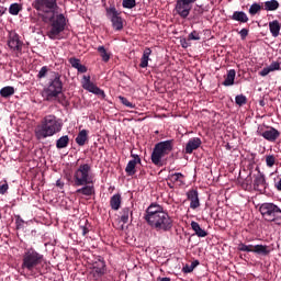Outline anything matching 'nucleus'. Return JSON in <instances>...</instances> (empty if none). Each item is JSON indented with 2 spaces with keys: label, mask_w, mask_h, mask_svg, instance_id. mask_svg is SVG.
I'll return each instance as SVG.
<instances>
[{
  "label": "nucleus",
  "mask_w": 281,
  "mask_h": 281,
  "mask_svg": "<svg viewBox=\"0 0 281 281\" xmlns=\"http://www.w3.org/2000/svg\"><path fill=\"white\" fill-rule=\"evenodd\" d=\"M32 8L36 10L43 23H47L46 36L50 41H60V36L67 27V18L63 13H56L58 10V0H34Z\"/></svg>",
  "instance_id": "obj_1"
},
{
  "label": "nucleus",
  "mask_w": 281,
  "mask_h": 281,
  "mask_svg": "<svg viewBox=\"0 0 281 281\" xmlns=\"http://www.w3.org/2000/svg\"><path fill=\"white\" fill-rule=\"evenodd\" d=\"M144 218L156 232H170L172 229V217L164 211V206L157 203H151L146 209Z\"/></svg>",
  "instance_id": "obj_2"
},
{
  "label": "nucleus",
  "mask_w": 281,
  "mask_h": 281,
  "mask_svg": "<svg viewBox=\"0 0 281 281\" xmlns=\"http://www.w3.org/2000/svg\"><path fill=\"white\" fill-rule=\"evenodd\" d=\"M43 262H45V256L34 248H26L22 255L21 269L26 271L29 276H38Z\"/></svg>",
  "instance_id": "obj_3"
},
{
  "label": "nucleus",
  "mask_w": 281,
  "mask_h": 281,
  "mask_svg": "<svg viewBox=\"0 0 281 281\" xmlns=\"http://www.w3.org/2000/svg\"><path fill=\"white\" fill-rule=\"evenodd\" d=\"M63 125L56 120L54 115H47L42 121L35 130V137L41 142V139H47V137H54L56 133H60Z\"/></svg>",
  "instance_id": "obj_4"
},
{
  "label": "nucleus",
  "mask_w": 281,
  "mask_h": 281,
  "mask_svg": "<svg viewBox=\"0 0 281 281\" xmlns=\"http://www.w3.org/2000/svg\"><path fill=\"white\" fill-rule=\"evenodd\" d=\"M259 212L267 223H274L281 226V209L271 202L262 203L259 206Z\"/></svg>",
  "instance_id": "obj_5"
},
{
  "label": "nucleus",
  "mask_w": 281,
  "mask_h": 281,
  "mask_svg": "<svg viewBox=\"0 0 281 281\" xmlns=\"http://www.w3.org/2000/svg\"><path fill=\"white\" fill-rule=\"evenodd\" d=\"M175 148V139L162 140L155 145L151 153V164L161 166V158L170 155Z\"/></svg>",
  "instance_id": "obj_6"
},
{
  "label": "nucleus",
  "mask_w": 281,
  "mask_h": 281,
  "mask_svg": "<svg viewBox=\"0 0 281 281\" xmlns=\"http://www.w3.org/2000/svg\"><path fill=\"white\" fill-rule=\"evenodd\" d=\"M72 183L77 188L93 183V175H91V165H80L72 176Z\"/></svg>",
  "instance_id": "obj_7"
},
{
  "label": "nucleus",
  "mask_w": 281,
  "mask_h": 281,
  "mask_svg": "<svg viewBox=\"0 0 281 281\" xmlns=\"http://www.w3.org/2000/svg\"><path fill=\"white\" fill-rule=\"evenodd\" d=\"M52 79L48 83V87L44 89V94L47 102H52L63 93V80H60V74L52 72Z\"/></svg>",
  "instance_id": "obj_8"
},
{
  "label": "nucleus",
  "mask_w": 281,
  "mask_h": 281,
  "mask_svg": "<svg viewBox=\"0 0 281 281\" xmlns=\"http://www.w3.org/2000/svg\"><path fill=\"white\" fill-rule=\"evenodd\" d=\"M238 251H246L251 254H257V256H269L271 254V246L268 245H247L239 243L237 246Z\"/></svg>",
  "instance_id": "obj_9"
},
{
  "label": "nucleus",
  "mask_w": 281,
  "mask_h": 281,
  "mask_svg": "<svg viewBox=\"0 0 281 281\" xmlns=\"http://www.w3.org/2000/svg\"><path fill=\"white\" fill-rule=\"evenodd\" d=\"M105 12L106 16L110 18L113 30L116 32H122V30H124V20L120 15L122 12L117 11L115 7L106 8Z\"/></svg>",
  "instance_id": "obj_10"
},
{
  "label": "nucleus",
  "mask_w": 281,
  "mask_h": 281,
  "mask_svg": "<svg viewBox=\"0 0 281 281\" xmlns=\"http://www.w3.org/2000/svg\"><path fill=\"white\" fill-rule=\"evenodd\" d=\"M198 0H177L173 12L180 16V19H187L192 12V3H196Z\"/></svg>",
  "instance_id": "obj_11"
},
{
  "label": "nucleus",
  "mask_w": 281,
  "mask_h": 281,
  "mask_svg": "<svg viewBox=\"0 0 281 281\" xmlns=\"http://www.w3.org/2000/svg\"><path fill=\"white\" fill-rule=\"evenodd\" d=\"M81 85L82 89H85L86 91H89L94 95H99V98H102L103 100L106 98V93H104V90L100 89L98 86L91 82V76L83 75Z\"/></svg>",
  "instance_id": "obj_12"
},
{
  "label": "nucleus",
  "mask_w": 281,
  "mask_h": 281,
  "mask_svg": "<svg viewBox=\"0 0 281 281\" xmlns=\"http://www.w3.org/2000/svg\"><path fill=\"white\" fill-rule=\"evenodd\" d=\"M257 175H255L254 179V188L255 190H258L259 192H262L267 189V180L265 179V173L260 172V168H256Z\"/></svg>",
  "instance_id": "obj_13"
},
{
  "label": "nucleus",
  "mask_w": 281,
  "mask_h": 281,
  "mask_svg": "<svg viewBox=\"0 0 281 281\" xmlns=\"http://www.w3.org/2000/svg\"><path fill=\"white\" fill-rule=\"evenodd\" d=\"M8 46L10 49H14V52H21L23 49V42L19 38L18 33L13 32L9 34Z\"/></svg>",
  "instance_id": "obj_14"
},
{
  "label": "nucleus",
  "mask_w": 281,
  "mask_h": 281,
  "mask_svg": "<svg viewBox=\"0 0 281 281\" xmlns=\"http://www.w3.org/2000/svg\"><path fill=\"white\" fill-rule=\"evenodd\" d=\"M132 157H134V159L130 160L125 168L127 177H134L137 172V164H142V158H139L138 155H132Z\"/></svg>",
  "instance_id": "obj_15"
},
{
  "label": "nucleus",
  "mask_w": 281,
  "mask_h": 281,
  "mask_svg": "<svg viewBox=\"0 0 281 281\" xmlns=\"http://www.w3.org/2000/svg\"><path fill=\"white\" fill-rule=\"evenodd\" d=\"M202 144H203V142L199 137L190 138L186 145L184 153L187 155H192V153H194V150H198V148H201Z\"/></svg>",
  "instance_id": "obj_16"
},
{
  "label": "nucleus",
  "mask_w": 281,
  "mask_h": 281,
  "mask_svg": "<svg viewBox=\"0 0 281 281\" xmlns=\"http://www.w3.org/2000/svg\"><path fill=\"white\" fill-rule=\"evenodd\" d=\"M259 135L267 142H276L280 137V132L274 127H268L266 131L259 132Z\"/></svg>",
  "instance_id": "obj_17"
},
{
  "label": "nucleus",
  "mask_w": 281,
  "mask_h": 281,
  "mask_svg": "<svg viewBox=\"0 0 281 281\" xmlns=\"http://www.w3.org/2000/svg\"><path fill=\"white\" fill-rule=\"evenodd\" d=\"M188 200L190 202L191 210H196V207H201V202L199 201V191L191 189L187 193Z\"/></svg>",
  "instance_id": "obj_18"
},
{
  "label": "nucleus",
  "mask_w": 281,
  "mask_h": 281,
  "mask_svg": "<svg viewBox=\"0 0 281 281\" xmlns=\"http://www.w3.org/2000/svg\"><path fill=\"white\" fill-rule=\"evenodd\" d=\"M76 194H82V196H93L95 194V187L93 182L90 184H82V188L76 190Z\"/></svg>",
  "instance_id": "obj_19"
},
{
  "label": "nucleus",
  "mask_w": 281,
  "mask_h": 281,
  "mask_svg": "<svg viewBox=\"0 0 281 281\" xmlns=\"http://www.w3.org/2000/svg\"><path fill=\"white\" fill-rule=\"evenodd\" d=\"M110 207L114 210V212H117L122 207V194L116 193L111 196L110 199Z\"/></svg>",
  "instance_id": "obj_20"
},
{
  "label": "nucleus",
  "mask_w": 281,
  "mask_h": 281,
  "mask_svg": "<svg viewBox=\"0 0 281 281\" xmlns=\"http://www.w3.org/2000/svg\"><path fill=\"white\" fill-rule=\"evenodd\" d=\"M232 21H238V23H248L249 16L245 11H235L233 15H231Z\"/></svg>",
  "instance_id": "obj_21"
},
{
  "label": "nucleus",
  "mask_w": 281,
  "mask_h": 281,
  "mask_svg": "<svg viewBox=\"0 0 281 281\" xmlns=\"http://www.w3.org/2000/svg\"><path fill=\"white\" fill-rule=\"evenodd\" d=\"M89 139V131L87 130H81L77 137H76V144H78V146H85L87 144Z\"/></svg>",
  "instance_id": "obj_22"
},
{
  "label": "nucleus",
  "mask_w": 281,
  "mask_h": 281,
  "mask_svg": "<svg viewBox=\"0 0 281 281\" xmlns=\"http://www.w3.org/2000/svg\"><path fill=\"white\" fill-rule=\"evenodd\" d=\"M191 229L194 231V234L198 236V238H205V236H207V231L201 228V225L198 222H191Z\"/></svg>",
  "instance_id": "obj_23"
},
{
  "label": "nucleus",
  "mask_w": 281,
  "mask_h": 281,
  "mask_svg": "<svg viewBox=\"0 0 281 281\" xmlns=\"http://www.w3.org/2000/svg\"><path fill=\"white\" fill-rule=\"evenodd\" d=\"M269 30L273 38H278V36H280V30H281L280 22L278 20H273L272 22H269Z\"/></svg>",
  "instance_id": "obj_24"
},
{
  "label": "nucleus",
  "mask_w": 281,
  "mask_h": 281,
  "mask_svg": "<svg viewBox=\"0 0 281 281\" xmlns=\"http://www.w3.org/2000/svg\"><path fill=\"white\" fill-rule=\"evenodd\" d=\"M151 54H153V50L149 47L145 48L143 56L140 58V64H139V67L142 69H146V67H148V60H150Z\"/></svg>",
  "instance_id": "obj_25"
},
{
  "label": "nucleus",
  "mask_w": 281,
  "mask_h": 281,
  "mask_svg": "<svg viewBox=\"0 0 281 281\" xmlns=\"http://www.w3.org/2000/svg\"><path fill=\"white\" fill-rule=\"evenodd\" d=\"M184 178L186 176H183V173L176 172L168 176V181L171 183H180V186H186V182L183 181Z\"/></svg>",
  "instance_id": "obj_26"
},
{
  "label": "nucleus",
  "mask_w": 281,
  "mask_h": 281,
  "mask_svg": "<svg viewBox=\"0 0 281 281\" xmlns=\"http://www.w3.org/2000/svg\"><path fill=\"white\" fill-rule=\"evenodd\" d=\"M278 8H280L278 0H269L263 3V10H266V12H276Z\"/></svg>",
  "instance_id": "obj_27"
},
{
  "label": "nucleus",
  "mask_w": 281,
  "mask_h": 281,
  "mask_svg": "<svg viewBox=\"0 0 281 281\" xmlns=\"http://www.w3.org/2000/svg\"><path fill=\"white\" fill-rule=\"evenodd\" d=\"M234 80H236V70L231 69L228 70L227 76L223 81L224 87H232V85H234Z\"/></svg>",
  "instance_id": "obj_28"
},
{
  "label": "nucleus",
  "mask_w": 281,
  "mask_h": 281,
  "mask_svg": "<svg viewBox=\"0 0 281 281\" xmlns=\"http://www.w3.org/2000/svg\"><path fill=\"white\" fill-rule=\"evenodd\" d=\"M67 146H69L68 135H64L56 140V148H58V150H61L63 148H67Z\"/></svg>",
  "instance_id": "obj_29"
},
{
  "label": "nucleus",
  "mask_w": 281,
  "mask_h": 281,
  "mask_svg": "<svg viewBox=\"0 0 281 281\" xmlns=\"http://www.w3.org/2000/svg\"><path fill=\"white\" fill-rule=\"evenodd\" d=\"M265 10L263 5H260V3L255 2L250 5L248 12L250 16H256V14H260V11Z\"/></svg>",
  "instance_id": "obj_30"
},
{
  "label": "nucleus",
  "mask_w": 281,
  "mask_h": 281,
  "mask_svg": "<svg viewBox=\"0 0 281 281\" xmlns=\"http://www.w3.org/2000/svg\"><path fill=\"white\" fill-rule=\"evenodd\" d=\"M128 216H133V211H131V207H124L121 211V223H128Z\"/></svg>",
  "instance_id": "obj_31"
},
{
  "label": "nucleus",
  "mask_w": 281,
  "mask_h": 281,
  "mask_svg": "<svg viewBox=\"0 0 281 281\" xmlns=\"http://www.w3.org/2000/svg\"><path fill=\"white\" fill-rule=\"evenodd\" d=\"M0 95L1 98H11V95H14V87L12 86L3 87L0 90Z\"/></svg>",
  "instance_id": "obj_32"
},
{
  "label": "nucleus",
  "mask_w": 281,
  "mask_h": 281,
  "mask_svg": "<svg viewBox=\"0 0 281 281\" xmlns=\"http://www.w3.org/2000/svg\"><path fill=\"white\" fill-rule=\"evenodd\" d=\"M97 50L99 52L103 63H109V60H111V54L106 52L104 46H98Z\"/></svg>",
  "instance_id": "obj_33"
},
{
  "label": "nucleus",
  "mask_w": 281,
  "mask_h": 281,
  "mask_svg": "<svg viewBox=\"0 0 281 281\" xmlns=\"http://www.w3.org/2000/svg\"><path fill=\"white\" fill-rule=\"evenodd\" d=\"M106 273V269L102 268H92L91 274L94 280H100L102 276Z\"/></svg>",
  "instance_id": "obj_34"
},
{
  "label": "nucleus",
  "mask_w": 281,
  "mask_h": 281,
  "mask_svg": "<svg viewBox=\"0 0 281 281\" xmlns=\"http://www.w3.org/2000/svg\"><path fill=\"white\" fill-rule=\"evenodd\" d=\"M21 10H23V7L20 3H12L9 7V13L12 14V16H18Z\"/></svg>",
  "instance_id": "obj_35"
},
{
  "label": "nucleus",
  "mask_w": 281,
  "mask_h": 281,
  "mask_svg": "<svg viewBox=\"0 0 281 281\" xmlns=\"http://www.w3.org/2000/svg\"><path fill=\"white\" fill-rule=\"evenodd\" d=\"M137 5L136 0H123L122 1V7L125 8L126 10H133Z\"/></svg>",
  "instance_id": "obj_36"
},
{
  "label": "nucleus",
  "mask_w": 281,
  "mask_h": 281,
  "mask_svg": "<svg viewBox=\"0 0 281 281\" xmlns=\"http://www.w3.org/2000/svg\"><path fill=\"white\" fill-rule=\"evenodd\" d=\"M235 103L238 106H243L245 104H247V97H245V94H238L235 97Z\"/></svg>",
  "instance_id": "obj_37"
},
{
  "label": "nucleus",
  "mask_w": 281,
  "mask_h": 281,
  "mask_svg": "<svg viewBox=\"0 0 281 281\" xmlns=\"http://www.w3.org/2000/svg\"><path fill=\"white\" fill-rule=\"evenodd\" d=\"M92 269H106V262H104V259L99 258L92 263Z\"/></svg>",
  "instance_id": "obj_38"
},
{
  "label": "nucleus",
  "mask_w": 281,
  "mask_h": 281,
  "mask_svg": "<svg viewBox=\"0 0 281 281\" xmlns=\"http://www.w3.org/2000/svg\"><path fill=\"white\" fill-rule=\"evenodd\" d=\"M15 227L16 229H23V227H25V221L21 215H15Z\"/></svg>",
  "instance_id": "obj_39"
},
{
  "label": "nucleus",
  "mask_w": 281,
  "mask_h": 281,
  "mask_svg": "<svg viewBox=\"0 0 281 281\" xmlns=\"http://www.w3.org/2000/svg\"><path fill=\"white\" fill-rule=\"evenodd\" d=\"M48 71H49V68L47 66L42 67L37 74L38 80H43V78H47Z\"/></svg>",
  "instance_id": "obj_40"
},
{
  "label": "nucleus",
  "mask_w": 281,
  "mask_h": 281,
  "mask_svg": "<svg viewBox=\"0 0 281 281\" xmlns=\"http://www.w3.org/2000/svg\"><path fill=\"white\" fill-rule=\"evenodd\" d=\"M266 164H267L268 168H273V166H276V156H273V155L267 156Z\"/></svg>",
  "instance_id": "obj_41"
},
{
  "label": "nucleus",
  "mask_w": 281,
  "mask_h": 281,
  "mask_svg": "<svg viewBox=\"0 0 281 281\" xmlns=\"http://www.w3.org/2000/svg\"><path fill=\"white\" fill-rule=\"evenodd\" d=\"M201 16H203V9H194V12H193V21H196V23H199Z\"/></svg>",
  "instance_id": "obj_42"
},
{
  "label": "nucleus",
  "mask_w": 281,
  "mask_h": 281,
  "mask_svg": "<svg viewBox=\"0 0 281 281\" xmlns=\"http://www.w3.org/2000/svg\"><path fill=\"white\" fill-rule=\"evenodd\" d=\"M188 41H201V35L199 34L198 31H192V32L188 35Z\"/></svg>",
  "instance_id": "obj_43"
},
{
  "label": "nucleus",
  "mask_w": 281,
  "mask_h": 281,
  "mask_svg": "<svg viewBox=\"0 0 281 281\" xmlns=\"http://www.w3.org/2000/svg\"><path fill=\"white\" fill-rule=\"evenodd\" d=\"M120 101L122 102V104H124V106H127L128 109H135V105L131 103V101H128V99H126L125 97H120Z\"/></svg>",
  "instance_id": "obj_44"
},
{
  "label": "nucleus",
  "mask_w": 281,
  "mask_h": 281,
  "mask_svg": "<svg viewBox=\"0 0 281 281\" xmlns=\"http://www.w3.org/2000/svg\"><path fill=\"white\" fill-rule=\"evenodd\" d=\"M69 64L71 65V67H74V69H77L81 65L80 59L76 57L69 58Z\"/></svg>",
  "instance_id": "obj_45"
},
{
  "label": "nucleus",
  "mask_w": 281,
  "mask_h": 281,
  "mask_svg": "<svg viewBox=\"0 0 281 281\" xmlns=\"http://www.w3.org/2000/svg\"><path fill=\"white\" fill-rule=\"evenodd\" d=\"M10 190V186H8V181H4L3 184H0V194H5Z\"/></svg>",
  "instance_id": "obj_46"
},
{
  "label": "nucleus",
  "mask_w": 281,
  "mask_h": 281,
  "mask_svg": "<svg viewBox=\"0 0 281 281\" xmlns=\"http://www.w3.org/2000/svg\"><path fill=\"white\" fill-rule=\"evenodd\" d=\"M239 35L241 41H245V38H247V36H249V30L248 29H241L239 31Z\"/></svg>",
  "instance_id": "obj_47"
},
{
  "label": "nucleus",
  "mask_w": 281,
  "mask_h": 281,
  "mask_svg": "<svg viewBox=\"0 0 281 281\" xmlns=\"http://www.w3.org/2000/svg\"><path fill=\"white\" fill-rule=\"evenodd\" d=\"M269 68L270 71H280V63L273 61L272 64H270Z\"/></svg>",
  "instance_id": "obj_48"
},
{
  "label": "nucleus",
  "mask_w": 281,
  "mask_h": 281,
  "mask_svg": "<svg viewBox=\"0 0 281 281\" xmlns=\"http://www.w3.org/2000/svg\"><path fill=\"white\" fill-rule=\"evenodd\" d=\"M192 271H194V266H192V265H186V266L182 268V272H183V273H192Z\"/></svg>",
  "instance_id": "obj_49"
},
{
  "label": "nucleus",
  "mask_w": 281,
  "mask_h": 281,
  "mask_svg": "<svg viewBox=\"0 0 281 281\" xmlns=\"http://www.w3.org/2000/svg\"><path fill=\"white\" fill-rule=\"evenodd\" d=\"M269 74H271V68L266 67V68H263V69L259 72V76L265 77V76H269Z\"/></svg>",
  "instance_id": "obj_50"
},
{
  "label": "nucleus",
  "mask_w": 281,
  "mask_h": 281,
  "mask_svg": "<svg viewBox=\"0 0 281 281\" xmlns=\"http://www.w3.org/2000/svg\"><path fill=\"white\" fill-rule=\"evenodd\" d=\"M77 70L79 71V74H87V66L85 65H80Z\"/></svg>",
  "instance_id": "obj_51"
},
{
  "label": "nucleus",
  "mask_w": 281,
  "mask_h": 281,
  "mask_svg": "<svg viewBox=\"0 0 281 281\" xmlns=\"http://www.w3.org/2000/svg\"><path fill=\"white\" fill-rule=\"evenodd\" d=\"M8 12V8L0 5V16H3Z\"/></svg>",
  "instance_id": "obj_52"
},
{
  "label": "nucleus",
  "mask_w": 281,
  "mask_h": 281,
  "mask_svg": "<svg viewBox=\"0 0 281 281\" xmlns=\"http://www.w3.org/2000/svg\"><path fill=\"white\" fill-rule=\"evenodd\" d=\"M89 234V228L87 226L82 227V236H87Z\"/></svg>",
  "instance_id": "obj_53"
},
{
  "label": "nucleus",
  "mask_w": 281,
  "mask_h": 281,
  "mask_svg": "<svg viewBox=\"0 0 281 281\" xmlns=\"http://www.w3.org/2000/svg\"><path fill=\"white\" fill-rule=\"evenodd\" d=\"M191 267H193V269H196V267H199V260L192 261Z\"/></svg>",
  "instance_id": "obj_54"
},
{
  "label": "nucleus",
  "mask_w": 281,
  "mask_h": 281,
  "mask_svg": "<svg viewBox=\"0 0 281 281\" xmlns=\"http://www.w3.org/2000/svg\"><path fill=\"white\" fill-rule=\"evenodd\" d=\"M168 188H170V190H175V183H172L171 181L167 182Z\"/></svg>",
  "instance_id": "obj_55"
},
{
  "label": "nucleus",
  "mask_w": 281,
  "mask_h": 281,
  "mask_svg": "<svg viewBox=\"0 0 281 281\" xmlns=\"http://www.w3.org/2000/svg\"><path fill=\"white\" fill-rule=\"evenodd\" d=\"M158 281H171V279L168 277H165V278H158Z\"/></svg>",
  "instance_id": "obj_56"
},
{
  "label": "nucleus",
  "mask_w": 281,
  "mask_h": 281,
  "mask_svg": "<svg viewBox=\"0 0 281 281\" xmlns=\"http://www.w3.org/2000/svg\"><path fill=\"white\" fill-rule=\"evenodd\" d=\"M182 47H184V48L188 47V43H186V42L182 43Z\"/></svg>",
  "instance_id": "obj_57"
},
{
  "label": "nucleus",
  "mask_w": 281,
  "mask_h": 281,
  "mask_svg": "<svg viewBox=\"0 0 281 281\" xmlns=\"http://www.w3.org/2000/svg\"><path fill=\"white\" fill-rule=\"evenodd\" d=\"M58 187H60V181H57V183H56Z\"/></svg>",
  "instance_id": "obj_58"
}]
</instances>
